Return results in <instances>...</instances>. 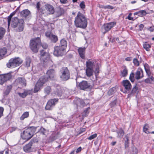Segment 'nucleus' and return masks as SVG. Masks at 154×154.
Returning <instances> with one entry per match:
<instances>
[{"mask_svg": "<svg viewBox=\"0 0 154 154\" xmlns=\"http://www.w3.org/2000/svg\"><path fill=\"white\" fill-rule=\"evenodd\" d=\"M37 127L32 126L28 128L21 134L23 139L28 140L30 139L35 132Z\"/></svg>", "mask_w": 154, "mask_h": 154, "instance_id": "obj_3", "label": "nucleus"}, {"mask_svg": "<svg viewBox=\"0 0 154 154\" xmlns=\"http://www.w3.org/2000/svg\"><path fill=\"white\" fill-rule=\"evenodd\" d=\"M116 88L113 87L110 89L108 92V94L110 96L114 94L116 91Z\"/></svg>", "mask_w": 154, "mask_h": 154, "instance_id": "obj_40", "label": "nucleus"}, {"mask_svg": "<svg viewBox=\"0 0 154 154\" xmlns=\"http://www.w3.org/2000/svg\"><path fill=\"white\" fill-rule=\"evenodd\" d=\"M143 76V71L141 68H138L135 73V78L137 80L142 78Z\"/></svg>", "mask_w": 154, "mask_h": 154, "instance_id": "obj_17", "label": "nucleus"}, {"mask_svg": "<svg viewBox=\"0 0 154 154\" xmlns=\"http://www.w3.org/2000/svg\"><path fill=\"white\" fill-rule=\"evenodd\" d=\"M31 63V59L29 57H27L25 61L24 65L26 67H28L30 66Z\"/></svg>", "mask_w": 154, "mask_h": 154, "instance_id": "obj_27", "label": "nucleus"}, {"mask_svg": "<svg viewBox=\"0 0 154 154\" xmlns=\"http://www.w3.org/2000/svg\"><path fill=\"white\" fill-rule=\"evenodd\" d=\"M6 48H3L0 49V58L3 57L7 53Z\"/></svg>", "mask_w": 154, "mask_h": 154, "instance_id": "obj_26", "label": "nucleus"}, {"mask_svg": "<svg viewBox=\"0 0 154 154\" xmlns=\"http://www.w3.org/2000/svg\"><path fill=\"white\" fill-rule=\"evenodd\" d=\"M49 39L54 43H56L58 40L57 36L53 34Z\"/></svg>", "mask_w": 154, "mask_h": 154, "instance_id": "obj_29", "label": "nucleus"}, {"mask_svg": "<svg viewBox=\"0 0 154 154\" xmlns=\"http://www.w3.org/2000/svg\"><path fill=\"white\" fill-rule=\"evenodd\" d=\"M47 131V130L45 128L42 127L40 129V132L42 134L44 135Z\"/></svg>", "mask_w": 154, "mask_h": 154, "instance_id": "obj_46", "label": "nucleus"}, {"mask_svg": "<svg viewBox=\"0 0 154 154\" xmlns=\"http://www.w3.org/2000/svg\"><path fill=\"white\" fill-rule=\"evenodd\" d=\"M116 24V22H112L104 24L102 27V31L103 32V33L105 34L106 33L115 26Z\"/></svg>", "mask_w": 154, "mask_h": 154, "instance_id": "obj_9", "label": "nucleus"}, {"mask_svg": "<svg viewBox=\"0 0 154 154\" xmlns=\"http://www.w3.org/2000/svg\"><path fill=\"white\" fill-rule=\"evenodd\" d=\"M41 45V41L39 37L34 38L30 41V47L31 50L34 53L38 52L39 48Z\"/></svg>", "mask_w": 154, "mask_h": 154, "instance_id": "obj_4", "label": "nucleus"}, {"mask_svg": "<svg viewBox=\"0 0 154 154\" xmlns=\"http://www.w3.org/2000/svg\"><path fill=\"white\" fill-rule=\"evenodd\" d=\"M60 2L63 4H65L67 2V0H60Z\"/></svg>", "mask_w": 154, "mask_h": 154, "instance_id": "obj_64", "label": "nucleus"}, {"mask_svg": "<svg viewBox=\"0 0 154 154\" xmlns=\"http://www.w3.org/2000/svg\"><path fill=\"white\" fill-rule=\"evenodd\" d=\"M138 89V87L137 84H135L134 86L132 88L131 93L130 94V95H131L132 94H133L135 93H136L137 92Z\"/></svg>", "mask_w": 154, "mask_h": 154, "instance_id": "obj_30", "label": "nucleus"}, {"mask_svg": "<svg viewBox=\"0 0 154 154\" xmlns=\"http://www.w3.org/2000/svg\"><path fill=\"white\" fill-rule=\"evenodd\" d=\"M85 48H79L78 49V51L80 57L82 59H84L85 58Z\"/></svg>", "mask_w": 154, "mask_h": 154, "instance_id": "obj_20", "label": "nucleus"}, {"mask_svg": "<svg viewBox=\"0 0 154 154\" xmlns=\"http://www.w3.org/2000/svg\"><path fill=\"white\" fill-rule=\"evenodd\" d=\"M41 46H42L44 49H46L48 47L47 44L45 43H43L42 45L41 44Z\"/></svg>", "mask_w": 154, "mask_h": 154, "instance_id": "obj_58", "label": "nucleus"}, {"mask_svg": "<svg viewBox=\"0 0 154 154\" xmlns=\"http://www.w3.org/2000/svg\"><path fill=\"white\" fill-rule=\"evenodd\" d=\"M143 27H144L143 25V24H140L139 25V28H140L139 29H140V31H141L143 29Z\"/></svg>", "mask_w": 154, "mask_h": 154, "instance_id": "obj_61", "label": "nucleus"}, {"mask_svg": "<svg viewBox=\"0 0 154 154\" xmlns=\"http://www.w3.org/2000/svg\"><path fill=\"white\" fill-rule=\"evenodd\" d=\"M147 29L151 32H152L154 31V26H152L150 27L149 28H148Z\"/></svg>", "mask_w": 154, "mask_h": 154, "instance_id": "obj_57", "label": "nucleus"}, {"mask_svg": "<svg viewBox=\"0 0 154 154\" xmlns=\"http://www.w3.org/2000/svg\"><path fill=\"white\" fill-rule=\"evenodd\" d=\"M51 91V88L50 86H48L44 89V91L45 93L47 94H49Z\"/></svg>", "mask_w": 154, "mask_h": 154, "instance_id": "obj_42", "label": "nucleus"}, {"mask_svg": "<svg viewBox=\"0 0 154 154\" xmlns=\"http://www.w3.org/2000/svg\"><path fill=\"white\" fill-rule=\"evenodd\" d=\"M30 14V11L29 10H22L20 12V14L25 18Z\"/></svg>", "mask_w": 154, "mask_h": 154, "instance_id": "obj_25", "label": "nucleus"}, {"mask_svg": "<svg viewBox=\"0 0 154 154\" xmlns=\"http://www.w3.org/2000/svg\"><path fill=\"white\" fill-rule=\"evenodd\" d=\"M132 15V14L131 13H130L127 17V18L129 20H133L134 18L133 17H131V15Z\"/></svg>", "mask_w": 154, "mask_h": 154, "instance_id": "obj_56", "label": "nucleus"}, {"mask_svg": "<svg viewBox=\"0 0 154 154\" xmlns=\"http://www.w3.org/2000/svg\"><path fill=\"white\" fill-rule=\"evenodd\" d=\"M76 103L77 106H84L86 105L84 101L81 99H77Z\"/></svg>", "mask_w": 154, "mask_h": 154, "instance_id": "obj_23", "label": "nucleus"}, {"mask_svg": "<svg viewBox=\"0 0 154 154\" xmlns=\"http://www.w3.org/2000/svg\"><path fill=\"white\" fill-rule=\"evenodd\" d=\"M65 54V50L60 46H57L54 48V56L58 57L61 56Z\"/></svg>", "mask_w": 154, "mask_h": 154, "instance_id": "obj_10", "label": "nucleus"}, {"mask_svg": "<svg viewBox=\"0 0 154 154\" xmlns=\"http://www.w3.org/2000/svg\"><path fill=\"white\" fill-rule=\"evenodd\" d=\"M125 138L126 139V140L125 141V148L128 147V135H127L125 136Z\"/></svg>", "mask_w": 154, "mask_h": 154, "instance_id": "obj_47", "label": "nucleus"}, {"mask_svg": "<svg viewBox=\"0 0 154 154\" xmlns=\"http://www.w3.org/2000/svg\"><path fill=\"white\" fill-rule=\"evenodd\" d=\"M117 133L118 137H122L124 134V132L122 129H120L117 131Z\"/></svg>", "mask_w": 154, "mask_h": 154, "instance_id": "obj_34", "label": "nucleus"}, {"mask_svg": "<svg viewBox=\"0 0 154 154\" xmlns=\"http://www.w3.org/2000/svg\"><path fill=\"white\" fill-rule=\"evenodd\" d=\"M67 46V42L65 39H63L60 41V45L59 46L61 47L65 50Z\"/></svg>", "mask_w": 154, "mask_h": 154, "instance_id": "obj_21", "label": "nucleus"}, {"mask_svg": "<svg viewBox=\"0 0 154 154\" xmlns=\"http://www.w3.org/2000/svg\"><path fill=\"white\" fill-rule=\"evenodd\" d=\"M47 12L48 14H52L54 12V10H47Z\"/></svg>", "mask_w": 154, "mask_h": 154, "instance_id": "obj_59", "label": "nucleus"}, {"mask_svg": "<svg viewBox=\"0 0 154 154\" xmlns=\"http://www.w3.org/2000/svg\"><path fill=\"white\" fill-rule=\"evenodd\" d=\"M90 84L86 81H83L79 84V86L80 89L85 90L90 88Z\"/></svg>", "mask_w": 154, "mask_h": 154, "instance_id": "obj_15", "label": "nucleus"}, {"mask_svg": "<svg viewBox=\"0 0 154 154\" xmlns=\"http://www.w3.org/2000/svg\"><path fill=\"white\" fill-rule=\"evenodd\" d=\"M47 81V78L45 76L41 77L35 86L34 92L36 93L38 92Z\"/></svg>", "mask_w": 154, "mask_h": 154, "instance_id": "obj_6", "label": "nucleus"}, {"mask_svg": "<svg viewBox=\"0 0 154 154\" xmlns=\"http://www.w3.org/2000/svg\"><path fill=\"white\" fill-rule=\"evenodd\" d=\"M82 150V148L81 147H79L76 150V153H78L79 152H80Z\"/></svg>", "mask_w": 154, "mask_h": 154, "instance_id": "obj_62", "label": "nucleus"}, {"mask_svg": "<svg viewBox=\"0 0 154 154\" xmlns=\"http://www.w3.org/2000/svg\"><path fill=\"white\" fill-rule=\"evenodd\" d=\"M129 79L132 82H134V74L132 72L130 74Z\"/></svg>", "mask_w": 154, "mask_h": 154, "instance_id": "obj_44", "label": "nucleus"}, {"mask_svg": "<svg viewBox=\"0 0 154 154\" xmlns=\"http://www.w3.org/2000/svg\"><path fill=\"white\" fill-rule=\"evenodd\" d=\"M133 62L134 63V64L137 66H139V61L137 60L136 58H134L133 59Z\"/></svg>", "mask_w": 154, "mask_h": 154, "instance_id": "obj_49", "label": "nucleus"}, {"mask_svg": "<svg viewBox=\"0 0 154 154\" xmlns=\"http://www.w3.org/2000/svg\"><path fill=\"white\" fill-rule=\"evenodd\" d=\"M40 59L43 60V62H46V60H48L49 59L50 56L49 54L44 52V51L43 50L40 51Z\"/></svg>", "mask_w": 154, "mask_h": 154, "instance_id": "obj_14", "label": "nucleus"}, {"mask_svg": "<svg viewBox=\"0 0 154 154\" xmlns=\"http://www.w3.org/2000/svg\"><path fill=\"white\" fill-rule=\"evenodd\" d=\"M16 11H14L12 13H11L10 15L8 17V26H9L10 24V22L11 21V20L12 17L15 14Z\"/></svg>", "mask_w": 154, "mask_h": 154, "instance_id": "obj_43", "label": "nucleus"}, {"mask_svg": "<svg viewBox=\"0 0 154 154\" xmlns=\"http://www.w3.org/2000/svg\"><path fill=\"white\" fill-rule=\"evenodd\" d=\"M14 84L18 85V87H23L26 86V82L24 78L19 77L15 80Z\"/></svg>", "mask_w": 154, "mask_h": 154, "instance_id": "obj_11", "label": "nucleus"}, {"mask_svg": "<svg viewBox=\"0 0 154 154\" xmlns=\"http://www.w3.org/2000/svg\"><path fill=\"white\" fill-rule=\"evenodd\" d=\"M41 6L40 3L39 2H38L36 4V8L37 9H39Z\"/></svg>", "mask_w": 154, "mask_h": 154, "instance_id": "obj_60", "label": "nucleus"}, {"mask_svg": "<svg viewBox=\"0 0 154 154\" xmlns=\"http://www.w3.org/2000/svg\"><path fill=\"white\" fill-rule=\"evenodd\" d=\"M87 19L85 15L79 12L74 20L75 26L77 27L85 29L87 26Z\"/></svg>", "mask_w": 154, "mask_h": 154, "instance_id": "obj_1", "label": "nucleus"}, {"mask_svg": "<svg viewBox=\"0 0 154 154\" xmlns=\"http://www.w3.org/2000/svg\"><path fill=\"white\" fill-rule=\"evenodd\" d=\"M46 8L48 10H54V8L53 7L50 5H46Z\"/></svg>", "mask_w": 154, "mask_h": 154, "instance_id": "obj_52", "label": "nucleus"}, {"mask_svg": "<svg viewBox=\"0 0 154 154\" xmlns=\"http://www.w3.org/2000/svg\"><path fill=\"white\" fill-rule=\"evenodd\" d=\"M146 12L145 10H140L138 12H135L134 13V15H138L139 16L141 17L145 15Z\"/></svg>", "mask_w": 154, "mask_h": 154, "instance_id": "obj_24", "label": "nucleus"}, {"mask_svg": "<svg viewBox=\"0 0 154 154\" xmlns=\"http://www.w3.org/2000/svg\"><path fill=\"white\" fill-rule=\"evenodd\" d=\"M94 72V69L87 68L86 69V73L87 76L90 77L92 75Z\"/></svg>", "mask_w": 154, "mask_h": 154, "instance_id": "obj_22", "label": "nucleus"}, {"mask_svg": "<svg viewBox=\"0 0 154 154\" xmlns=\"http://www.w3.org/2000/svg\"><path fill=\"white\" fill-rule=\"evenodd\" d=\"M46 74L49 78L53 79L55 76V72L54 69H50L47 71Z\"/></svg>", "mask_w": 154, "mask_h": 154, "instance_id": "obj_18", "label": "nucleus"}, {"mask_svg": "<svg viewBox=\"0 0 154 154\" xmlns=\"http://www.w3.org/2000/svg\"><path fill=\"white\" fill-rule=\"evenodd\" d=\"M121 75L122 77L126 76L128 74V70L125 67L123 70L121 72Z\"/></svg>", "mask_w": 154, "mask_h": 154, "instance_id": "obj_39", "label": "nucleus"}, {"mask_svg": "<svg viewBox=\"0 0 154 154\" xmlns=\"http://www.w3.org/2000/svg\"><path fill=\"white\" fill-rule=\"evenodd\" d=\"M96 62L95 61L88 60L86 62V68L91 69H95L94 72L95 74H98L99 73V68L98 66L96 65Z\"/></svg>", "mask_w": 154, "mask_h": 154, "instance_id": "obj_8", "label": "nucleus"}, {"mask_svg": "<svg viewBox=\"0 0 154 154\" xmlns=\"http://www.w3.org/2000/svg\"><path fill=\"white\" fill-rule=\"evenodd\" d=\"M12 88V86L11 85L7 86V89L4 92V94L6 95H8L11 90Z\"/></svg>", "mask_w": 154, "mask_h": 154, "instance_id": "obj_28", "label": "nucleus"}, {"mask_svg": "<svg viewBox=\"0 0 154 154\" xmlns=\"http://www.w3.org/2000/svg\"><path fill=\"white\" fill-rule=\"evenodd\" d=\"M5 32V29L3 28L0 27V39L3 37Z\"/></svg>", "mask_w": 154, "mask_h": 154, "instance_id": "obj_32", "label": "nucleus"}, {"mask_svg": "<svg viewBox=\"0 0 154 154\" xmlns=\"http://www.w3.org/2000/svg\"><path fill=\"white\" fill-rule=\"evenodd\" d=\"M144 66L145 71L149 70V67L147 64H144Z\"/></svg>", "mask_w": 154, "mask_h": 154, "instance_id": "obj_53", "label": "nucleus"}, {"mask_svg": "<svg viewBox=\"0 0 154 154\" xmlns=\"http://www.w3.org/2000/svg\"><path fill=\"white\" fill-rule=\"evenodd\" d=\"M4 108L2 107H0V118L3 115Z\"/></svg>", "mask_w": 154, "mask_h": 154, "instance_id": "obj_54", "label": "nucleus"}, {"mask_svg": "<svg viewBox=\"0 0 154 154\" xmlns=\"http://www.w3.org/2000/svg\"><path fill=\"white\" fill-rule=\"evenodd\" d=\"M148 127V126L147 124H146L143 127V131L146 133H148V131H147Z\"/></svg>", "mask_w": 154, "mask_h": 154, "instance_id": "obj_48", "label": "nucleus"}, {"mask_svg": "<svg viewBox=\"0 0 154 154\" xmlns=\"http://www.w3.org/2000/svg\"><path fill=\"white\" fill-rule=\"evenodd\" d=\"M60 78L62 80L66 81L70 78L69 71L67 67H63L60 70Z\"/></svg>", "mask_w": 154, "mask_h": 154, "instance_id": "obj_7", "label": "nucleus"}, {"mask_svg": "<svg viewBox=\"0 0 154 154\" xmlns=\"http://www.w3.org/2000/svg\"><path fill=\"white\" fill-rule=\"evenodd\" d=\"M32 142H29L28 144H26L23 147V150L26 152H29L32 151Z\"/></svg>", "mask_w": 154, "mask_h": 154, "instance_id": "obj_19", "label": "nucleus"}, {"mask_svg": "<svg viewBox=\"0 0 154 154\" xmlns=\"http://www.w3.org/2000/svg\"><path fill=\"white\" fill-rule=\"evenodd\" d=\"M52 89L54 90V94L58 95H60L61 94V90L60 89L54 88V89L53 88Z\"/></svg>", "mask_w": 154, "mask_h": 154, "instance_id": "obj_37", "label": "nucleus"}, {"mask_svg": "<svg viewBox=\"0 0 154 154\" xmlns=\"http://www.w3.org/2000/svg\"><path fill=\"white\" fill-rule=\"evenodd\" d=\"M123 86L126 91H129L131 88V85L130 82L127 80H123L122 82Z\"/></svg>", "mask_w": 154, "mask_h": 154, "instance_id": "obj_16", "label": "nucleus"}, {"mask_svg": "<svg viewBox=\"0 0 154 154\" xmlns=\"http://www.w3.org/2000/svg\"><path fill=\"white\" fill-rule=\"evenodd\" d=\"M29 116V112H24L20 117L21 120H23L25 118H27Z\"/></svg>", "mask_w": 154, "mask_h": 154, "instance_id": "obj_35", "label": "nucleus"}, {"mask_svg": "<svg viewBox=\"0 0 154 154\" xmlns=\"http://www.w3.org/2000/svg\"><path fill=\"white\" fill-rule=\"evenodd\" d=\"M52 34L50 32H47L45 33V35L47 37L50 38Z\"/></svg>", "mask_w": 154, "mask_h": 154, "instance_id": "obj_50", "label": "nucleus"}, {"mask_svg": "<svg viewBox=\"0 0 154 154\" xmlns=\"http://www.w3.org/2000/svg\"><path fill=\"white\" fill-rule=\"evenodd\" d=\"M11 75L10 73L0 75V84L3 85L5 82L11 79Z\"/></svg>", "mask_w": 154, "mask_h": 154, "instance_id": "obj_12", "label": "nucleus"}, {"mask_svg": "<svg viewBox=\"0 0 154 154\" xmlns=\"http://www.w3.org/2000/svg\"><path fill=\"white\" fill-rule=\"evenodd\" d=\"M28 91H25L23 93L20 92L17 93L22 98L25 97L28 94Z\"/></svg>", "mask_w": 154, "mask_h": 154, "instance_id": "obj_31", "label": "nucleus"}, {"mask_svg": "<svg viewBox=\"0 0 154 154\" xmlns=\"http://www.w3.org/2000/svg\"><path fill=\"white\" fill-rule=\"evenodd\" d=\"M23 62V60L19 57H15L11 59L7 64L8 68L14 67L19 66Z\"/></svg>", "mask_w": 154, "mask_h": 154, "instance_id": "obj_5", "label": "nucleus"}, {"mask_svg": "<svg viewBox=\"0 0 154 154\" xmlns=\"http://www.w3.org/2000/svg\"><path fill=\"white\" fill-rule=\"evenodd\" d=\"M11 26L14 28H17V30L18 32L23 31L24 27V22L23 19H18L14 17L11 19L10 24Z\"/></svg>", "mask_w": 154, "mask_h": 154, "instance_id": "obj_2", "label": "nucleus"}, {"mask_svg": "<svg viewBox=\"0 0 154 154\" xmlns=\"http://www.w3.org/2000/svg\"><path fill=\"white\" fill-rule=\"evenodd\" d=\"M80 6L82 9H84L85 8V5L84 2H82L80 4Z\"/></svg>", "mask_w": 154, "mask_h": 154, "instance_id": "obj_55", "label": "nucleus"}, {"mask_svg": "<svg viewBox=\"0 0 154 154\" xmlns=\"http://www.w3.org/2000/svg\"><path fill=\"white\" fill-rule=\"evenodd\" d=\"M58 100V99L56 98L51 99L49 100L45 106V109L47 110L51 109V108L55 105V103L57 102Z\"/></svg>", "mask_w": 154, "mask_h": 154, "instance_id": "obj_13", "label": "nucleus"}, {"mask_svg": "<svg viewBox=\"0 0 154 154\" xmlns=\"http://www.w3.org/2000/svg\"><path fill=\"white\" fill-rule=\"evenodd\" d=\"M143 47L147 51H149L150 48L151 46L146 42H145L143 45Z\"/></svg>", "mask_w": 154, "mask_h": 154, "instance_id": "obj_33", "label": "nucleus"}, {"mask_svg": "<svg viewBox=\"0 0 154 154\" xmlns=\"http://www.w3.org/2000/svg\"><path fill=\"white\" fill-rule=\"evenodd\" d=\"M97 136V134H94L88 137L87 139H88L89 140H91L95 138H96Z\"/></svg>", "mask_w": 154, "mask_h": 154, "instance_id": "obj_45", "label": "nucleus"}, {"mask_svg": "<svg viewBox=\"0 0 154 154\" xmlns=\"http://www.w3.org/2000/svg\"><path fill=\"white\" fill-rule=\"evenodd\" d=\"M116 100H115L114 101L111 102L110 103V106L112 107H114L116 105Z\"/></svg>", "mask_w": 154, "mask_h": 154, "instance_id": "obj_51", "label": "nucleus"}, {"mask_svg": "<svg viewBox=\"0 0 154 154\" xmlns=\"http://www.w3.org/2000/svg\"><path fill=\"white\" fill-rule=\"evenodd\" d=\"M154 81V78L152 76L145 79L144 80L145 82L147 83H151Z\"/></svg>", "mask_w": 154, "mask_h": 154, "instance_id": "obj_36", "label": "nucleus"}, {"mask_svg": "<svg viewBox=\"0 0 154 154\" xmlns=\"http://www.w3.org/2000/svg\"><path fill=\"white\" fill-rule=\"evenodd\" d=\"M100 8H102V9H113L114 8L113 7L110 5H107V6H104V5H101L100 6Z\"/></svg>", "mask_w": 154, "mask_h": 154, "instance_id": "obj_41", "label": "nucleus"}, {"mask_svg": "<svg viewBox=\"0 0 154 154\" xmlns=\"http://www.w3.org/2000/svg\"><path fill=\"white\" fill-rule=\"evenodd\" d=\"M138 150L137 148L134 146L131 147V149L130 151V154H137Z\"/></svg>", "mask_w": 154, "mask_h": 154, "instance_id": "obj_38", "label": "nucleus"}, {"mask_svg": "<svg viewBox=\"0 0 154 154\" xmlns=\"http://www.w3.org/2000/svg\"><path fill=\"white\" fill-rule=\"evenodd\" d=\"M146 72L148 76H150L151 75V72L150 70H148L146 71Z\"/></svg>", "mask_w": 154, "mask_h": 154, "instance_id": "obj_63", "label": "nucleus"}]
</instances>
